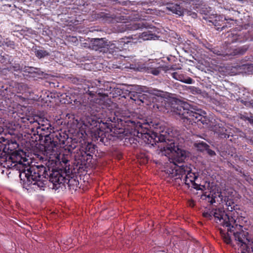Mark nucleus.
Returning <instances> with one entry per match:
<instances>
[{"instance_id":"79ce46f5","label":"nucleus","mask_w":253,"mask_h":253,"mask_svg":"<svg viewBox=\"0 0 253 253\" xmlns=\"http://www.w3.org/2000/svg\"><path fill=\"white\" fill-rule=\"evenodd\" d=\"M87 123L90 126H96V121L92 119V118H88L87 119Z\"/></svg>"},{"instance_id":"f8f14e48","label":"nucleus","mask_w":253,"mask_h":253,"mask_svg":"<svg viewBox=\"0 0 253 253\" xmlns=\"http://www.w3.org/2000/svg\"><path fill=\"white\" fill-rule=\"evenodd\" d=\"M105 38H94L90 41L89 47L92 50L103 52L109 51V44Z\"/></svg>"},{"instance_id":"3c124183","label":"nucleus","mask_w":253,"mask_h":253,"mask_svg":"<svg viewBox=\"0 0 253 253\" xmlns=\"http://www.w3.org/2000/svg\"><path fill=\"white\" fill-rule=\"evenodd\" d=\"M30 97L32 99L36 100L38 98V96H37L36 97H35L31 96L30 95Z\"/></svg>"},{"instance_id":"f257e3e1","label":"nucleus","mask_w":253,"mask_h":253,"mask_svg":"<svg viewBox=\"0 0 253 253\" xmlns=\"http://www.w3.org/2000/svg\"><path fill=\"white\" fill-rule=\"evenodd\" d=\"M163 125L157 121H151L145 123L144 125H140L138 129L139 136L142 137L145 144L149 147L158 145L160 151L163 154H172V163L169 164L166 170L173 168L174 165L180 167L178 164L182 163L186 159V152L179 148L175 143V137H172L169 133L165 131Z\"/></svg>"},{"instance_id":"412c9836","label":"nucleus","mask_w":253,"mask_h":253,"mask_svg":"<svg viewBox=\"0 0 253 253\" xmlns=\"http://www.w3.org/2000/svg\"><path fill=\"white\" fill-rule=\"evenodd\" d=\"M248 235H244V236L240 237L239 240H236V241L238 245H240V249H238L241 253H249L250 252V247H248L246 245L247 243L248 242Z\"/></svg>"},{"instance_id":"49530a36","label":"nucleus","mask_w":253,"mask_h":253,"mask_svg":"<svg viewBox=\"0 0 253 253\" xmlns=\"http://www.w3.org/2000/svg\"><path fill=\"white\" fill-rule=\"evenodd\" d=\"M241 102L243 104H244L245 106H249L251 105V104L250 102H248L247 101H244L242 100L241 101Z\"/></svg>"},{"instance_id":"dca6fc26","label":"nucleus","mask_w":253,"mask_h":253,"mask_svg":"<svg viewBox=\"0 0 253 253\" xmlns=\"http://www.w3.org/2000/svg\"><path fill=\"white\" fill-rule=\"evenodd\" d=\"M34 124L36 126H35L38 128L40 137L41 138V142L43 143L45 136L49 135L48 132H50L51 125L49 123L46 125L40 124L37 121H34Z\"/></svg>"},{"instance_id":"b1692460","label":"nucleus","mask_w":253,"mask_h":253,"mask_svg":"<svg viewBox=\"0 0 253 253\" xmlns=\"http://www.w3.org/2000/svg\"><path fill=\"white\" fill-rule=\"evenodd\" d=\"M211 51L215 54L224 57H227V41L225 42L220 49L218 48H212Z\"/></svg>"},{"instance_id":"09e8293b","label":"nucleus","mask_w":253,"mask_h":253,"mask_svg":"<svg viewBox=\"0 0 253 253\" xmlns=\"http://www.w3.org/2000/svg\"><path fill=\"white\" fill-rule=\"evenodd\" d=\"M195 206V203L193 201H191L189 202V206L191 207H193Z\"/></svg>"},{"instance_id":"603ef678","label":"nucleus","mask_w":253,"mask_h":253,"mask_svg":"<svg viewBox=\"0 0 253 253\" xmlns=\"http://www.w3.org/2000/svg\"><path fill=\"white\" fill-rule=\"evenodd\" d=\"M249 123L253 126V119L251 118V119L250 120Z\"/></svg>"},{"instance_id":"7ed1b4c3","label":"nucleus","mask_w":253,"mask_h":253,"mask_svg":"<svg viewBox=\"0 0 253 253\" xmlns=\"http://www.w3.org/2000/svg\"><path fill=\"white\" fill-rule=\"evenodd\" d=\"M98 122L100 124L99 126L104 128L106 132L100 129L97 130L94 132L93 138L106 146L110 144L112 137V135L108 133L109 131L115 134H122L125 131L126 126H130L132 130H134V135L142 138L138 135V129L140 125H144L145 123L138 121L133 114L126 110L114 113L109 112L106 117L101 119L100 122L98 121Z\"/></svg>"},{"instance_id":"a18cd8bd","label":"nucleus","mask_w":253,"mask_h":253,"mask_svg":"<svg viewBox=\"0 0 253 253\" xmlns=\"http://www.w3.org/2000/svg\"><path fill=\"white\" fill-rule=\"evenodd\" d=\"M253 117L252 116L251 118L250 117H249L248 116H242L241 118L245 121H248L249 122H250V120L251 119V118H252Z\"/></svg>"},{"instance_id":"0eeeda50","label":"nucleus","mask_w":253,"mask_h":253,"mask_svg":"<svg viewBox=\"0 0 253 253\" xmlns=\"http://www.w3.org/2000/svg\"><path fill=\"white\" fill-rule=\"evenodd\" d=\"M48 170L49 173H48V171L46 170V173H47V175H46L45 178H42L38 177L37 178V180H42V179L44 180V186L42 187V188L37 189L36 190H34V191L41 190H44V188L47 183L48 179L52 184V185L50 186L52 189L57 190L59 188H62L63 187H65L66 185H67L70 190H77L78 186L79 184L78 180L73 178L70 179L66 178L61 174L60 172L61 169L54 170L52 169L50 171L49 169L48 168ZM32 191H34V190H31L30 192Z\"/></svg>"},{"instance_id":"423d86ee","label":"nucleus","mask_w":253,"mask_h":253,"mask_svg":"<svg viewBox=\"0 0 253 253\" xmlns=\"http://www.w3.org/2000/svg\"><path fill=\"white\" fill-rule=\"evenodd\" d=\"M227 58H231L235 56H241L245 54L249 48L248 44L239 47H234L231 44L233 43H242L248 40H252V35L249 31H233L227 33Z\"/></svg>"},{"instance_id":"f03ea898","label":"nucleus","mask_w":253,"mask_h":253,"mask_svg":"<svg viewBox=\"0 0 253 253\" xmlns=\"http://www.w3.org/2000/svg\"><path fill=\"white\" fill-rule=\"evenodd\" d=\"M18 147L19 144L16 139H7L4 146H1L0 148L3 151L2 155L11 156L14 153H17L21 157L19 162L14 161L15 163L11 165L9 169L18 171L23 187L28 191L42 188L44 185V180H37V178L45 177L47 175L46 168L43 165H26L23 164V162L27 161V159L21 154L23 153V151L16 150Z\"/></svg>"},{"instance_id":"58836bf2","label":"nucleus","mask_w":253,"mask_h":253,"mask_svg":"<svg viewBox=\"0 0 253 253\" xmlns=\"http://www.w3.org/2000/svg\"><path fill=\"white\" fill-rule=\"evenodd\" d=\"M123 93V91L122 89L117 88H114V90L113 91V97H117L119 96H121L122 94Z\"/></svg>"},{"instance_id":"8fccbe9b","label":"nucleus","mask_w":253,"mask_h":253,"mask_svg":"<svg viewBox=\"0 0 253 253\" xmlns=\"http://www.w3.org/2000/svg\"><path fill=\"white\" fill-rule=\"evenodd\" d=\"M72 39H73L72 41L76 42L78 41L77 38L75 37H72Z\"/></svg>"},{"instance_id":"2eb2a0df","label":"nucleus","mask_w":253,"mask_h":253,"mask_svg":"<svg viewBox=\"0 0 253 253\" xmlns=\"http://www.w3.org/2000/svg\"><path fill=\"white\" fill-rule=\"evenodd\" d=\"M145 71L155 76H158L162 71L167 72L172 68H169L167 66H163L160 64L159 63L153 62L145 67Z\"/></svg>"},{"instance_id":"a211bd4d","label":"nucleus","mask_w":253,"mask_h":253,"mask_svg":"<svg viewBox=\"0 0 253 253\" xmlns=\"http://www.w3.org/2000/svg\"><path fill=\"white\" fill-rule=\"evenodd\" d=\"M94 17L98 20L101 21L102 22L107 23H113L116 20V17L114 14L105 12H99L94 14Z\"/></svg>"},{"instance_id":"c756f323","label":"nucleus","mask_w":253,"mask_h":253,"mask_svg":"<svg viewBox=\"0 0 253 253\" xmlns=\"http://www.w3.org/2000/svg\"><path fill=\"white\" fill-rule=\"evenodd\" d=\"M169 7V9L173 13L180 15L182 14L181 7L177 4H171Z\"/></svg>"},{"instance_id":"bb28decb","label":"nucleus","mask_w":253,"mask_h":253,"mask_svg":"<svg viewBox=\"0 0 253 253\" xmlns=\"http://www.w3.org/2000/svg\"><path fill=\"white\" fill-rule=\"evenodd\" d=\"M151 102L150 94L140 92L139 97V103H145L146 105H148Z\"/></svg>"},{"instance_id":"6ab92c4d","label":"nucleus","mask_w":253,"mask_h":253,"mask_svg":"<svg viewBox=\"0 0 253 253\" xmlns=\"http://www.w3.org/2000/svg\"><path fill=\"white\" fill-rule=\"evenodd\" d=\"M0 46L6 52H9L11 50H16L18 44L14 41L10 39L9 38H6L0 41Z\"/></svg>"},{"instance_id":"4c0bfd02","label":"nucleus","mask_w":253,"mask_h":253,"mask_svg":"<svg viewBox=\"0 0 253 253\" xmlns=\"http://www.w3.org/2000/svg\"><path fill=\"white\" fill-rule=\"evenodd\" d=\"M192 187L197 190H204L205 189V186L201 184H197L195 181L194 182H191Z\"/></svg>"},{"instance_id":"4be33fe9","label":"nucleus","mask_w":253,"mask_h":253,"mask_svg":"<svg viewBox=\"0 0 253 253\" xmlns=\"http://www.w3.org/2000/svg\"><path fill=\"white\" fill-rule=\"evenodd\" d=\"M121 26H123L122 31H125L126 30V29H128L130 30H136L137 29H141L144 27H148V26L146 25V24H144L141 21H138L136 22H133L129 24H122Z\"/></svg>"},{"instance_id":"5fc2aeb1","label":"nucleus","mask_w":253,"mask_h":253,"mask_svg":"<svg viewBox=\"0 0 253 253\" xmlns=\"http://www.w3.org/2000/svg\"><path fill=\"white\" fill-rule=\"evenodd\" d=\"M224 28V26H223L221 29H223Z\"/></svg>"},{"instance_id":"ea45409f","label":"nucleus","mask_w":253,"mask_h":253,"mask_svg":"<svg viewBox=\"0 0 253 253\" xmlns=\"http://www.w3.org/2000/svg\"><path fill=\"white\" fill-rule=\"evenodd\" d=\"M203 216L208 219H211L212 217V214L211 213V211L210 212H204Z\"/></svg>"},{"instance_id":"2f4dec72","label":"nucleus","mask_w":253,"mask_h":253,"mask_svg":"<svg viewBox=\"0 0 253 253\" xmlns=\"http://www.w3.org/2000/svg\"><path fill=\"white\" fill-rule=\"evenodd\" d=\"M140 92L136 91H130L128 93V97L130 99L134 100L137 103L140 104L139 103V97Z\"/></svg>"},{"instance_id":"aec40b11","label":"nucleus","mask_w":253,"mask_h":253,"mask_svg":"<svg viewBox=\"0 0 253 253\" xmlns=\"http://www.w3.org/2000/svg\"><path fill=\"white\" fill-rule=\"evenodd\" d=\"M212 130L221 138H229L230 135L229 130L224 127L222 124H215L212 126Z\"/></svg>"},{"instance_id":"4468645a","label":"nucleus","mask_w":253,"mask_h":253,"mask_svg":"<svg viewBox=\"0 0 253 253\" xmlns=\"http://www.w3.org/2000/svg\"><path fill=\"white\" fill-rule=\"evenodd\" d=\"M21 157L17 153H14L11 156L2 155V153L0 156V166L9 169L11 167V165L15 163L13 161H17L19 162Z\"/></svg>"},{"instance_id":"72a5a7b5","label":"nucleus","mask_w":253,"mask_h":253,"mask_svg":"<svg viewBox=\"0 0 253 253\" xmlns=\"http://www.w3.org/2000/svg\"><path fill=\"white\" fill-rule=\"evenodd\" d=\"M184 178H182V181H181L180 180H177V181H175L176 182H178L179 185L181 184H185L186 186H187V188H189L190 186V185H191V182L189 181V179L187 178V176L185 175H184Z\"/></svg>"},{"instance_id":"7c9ffc66","label":"nucleus","mask_w":253,"mask_h":253,"mask_svg":"<svg viewBox=\"0 0 253 253\" xmlns=\"http://www.w3.org/2000/svg\"><path fill=\"white\" fill-rule=\"evenodd\" d=\"M155 35L154 34H153L151 32L148 31L146 32H143L141 34V38L144 40H150L154 38Z\"/></svg>"},{"instance_id":"c03bdc74","label":"nucleus","mask_w":253,"mask_h":253,"mask_svg":"<svg viewBox=\"0 0 253 253\" xmlns=\"http://www.w3.org/2000/svg\"><path fill=\"white\" fill-rule=\"evenodd\" d=\"M129 141L130 143L134 144H136L138 142L137 139L133 138V137H130L129 138Z\"/></svg>"},{"instance_id":"f3484780","label":"nucleus","mask_w":253,"mask_h":253,"mask_svg":"<svg viewBox=\"0 0 253 253\" xmlns=\"http://www.w3.org/2000/svg\"><path fill=\"white\" fill-rule=\"evenodd\" d=\"M30 125L28 126L29 127L26 130L25 132L29 135L28 137L30 138V140L32 142H41L38 128L36 127L34 121H30Z\"/></svg>"},{"instance_id":"e433bc0d","label":"nucleus","mask_w":253,"mask_h":253,"mask_svg":"<svg viewBox=\"0 0 253 253\" xmlns=\"http://www.w3.org/2000/svg\"><path fill=\"white\" fill-rule=\"evenodd\" d=\"M43 72L39 69L36 68V70L34 71V73H32V75H30V77L32 78H39V76H42Z\"/></svg>"},{"instance_id":"c85d7f7f","label":"nucleus","mask_w":253,"mask_h":253,"mask_svg":"<svg viewBox=\"0 0 253 253\" xmlns=\"http://www.w3.org/2000/svg\"><path fill=\"white\" fill-rule=\"evenodd\" d=\"M35 53L36 56L41 59L49 55V53L43 49H35Z\"/></svg>"},{"instance_id":"c9c22d12","label":"nucleus","mask_w":253,"mask_h":253,"mask_svg":"<svg viewBox=\"0 0 253 253\" xmlns=\"http://www.w3.org/2000/svg\"><path fill=\"white\" fill-rule=\"evenodd\" d=\"M35 70H36V68L33 67H25L23 71L26 74H28V75L30 76V75H32V73H34V71Z\"/></svg>"},{"instance_id":"37998d69","label":"nucleus","mask_w":253,"mask_h":253,"mask_svg":"<svg viewBox=\"0 0 253 253\" xmlns=\"http://www.w3.org/2000/svg\"><path fill=\"white\" fill-rule=\"evenodd\" d=\"M207 153L211 156H213L215 155V153L214 151L209 149V148L207 149Z\"/></svg>"},{"instance_id":"9d476101","label":"nucleus","mask_w":253,"mask_h":253,"mask_svg":"<svg viewBox=\"0 0 253 253\" xmlns=\"http://www.w3.org/2000/svg\"><path fill=\"white\" fill-rule=\"evenodd\" d=\"M96 146L92 143L84 141L79 148L75 151V160L79 168L86 167L91 163L93 155L95 153Z\"/></svg>"},{"instance_id":"f704fd0d","label":"nucleus","mask_w":253,"mask_h":253,"mask_svg":"<svg viewBox=\"0 0 253 253\" xmlns=\"http://www.w3.org/2000/svg\"><path fill=\"white\" fill-rule=\"evenodd\" d=\"M10 69H12L14 71H19L21 70V67L19 63H12V61L9 62Z\"/></svg>"},{"instance_id":"5701e85b","label":"nucleus","mask_w":253,"mask_h":253,"mask_svg":"<svg viewBox=\"0 0 253 253\" xmlns=\"http://www.w3.org/2000/svg\"><path fill=\"white\" fill-rule=\"evenodd\" d=\"M67 79L69 82L76 84L85 85L87 81L85 76L81 75L75 76L71 74L67 76Z\"/></svg>"},{"instance_id":"a19ab883","label":"nucleus","mask_w":253,"mask_h":253,"mask_svg":"<svg viewBox=\"0 0 253 253\" xmlns=\"http://www.w3.org/2000/svg\"><path fill=\"white\" fill-rule=\"evenodd\" d=\"M249 234L247 236V238H248ZM248 242L247 243L246 245L248 246V247H250V252L249 253H251V252L253 253V242L250 243V241L249 239H248Z\"/></svg>"},{"instance_id":"de8ad7c7","label":"nucleus","mask_w":253,"mask_h":253,"mask_svg":"<svg viewBox=\"0 0 253 253\" xmlns=\"http://www.w3.org/2000/svg\"><path fill=\"white\" fill-rule=\"evenodd\" d=\"M61 159H62L61 162H63L65 164H67L68 162H69V160L68 159H67L66 158H65L64 157H63V158H62Z\"/></svg>"},{"instance_id":"a878e982","label":"nucleus","mask_w":253,"mask_h":253,"mask_svg":"<svg viewBox=\"0 0 253 253\" xmlns=\"http://www.w3.org/2000/svg\"><path fill=\"white\" fill-rule=\"evenodd\" d=\"M222 196L221 195V193L220 192L217 191V192H211L207 196V198L208 199V201L211 203V204H213L215 203L216 201H218L217 198H219L221 200H222Z\"/></svg>"},{"instance_id":"39448f33","label":"nucleus","mask_w":253,"mask_h":253,"mask_svg":"<svg viewBox=\"0 0 253 253\" xmlns=\"http://www.w3.org/2000/svg\"><path fill=\"white\" fill-rule=\"evenodd\" d=\"M85 86V92H83V94H78L70 97L71 103H73L79 109H83V107H90L94 103L103 105L105 103L108 96L106 93L100 91L102 90L97 87L96 84L87 81Z\"/></svg>"},{"instance_id":"1a4fd4ad","label":"nucleus","mask_w":253,"mask_h":253,"mask_svg":"<svg viewBox=\"0 0 253 253\" xmlns=\"http://www.w3.org/2000/svg\"><path fill=\"white\" fill-rule=\"evenodd\" d=\"M68 139V135L63 132L57 131L49 133V135L46 136L45 140H43V145L45 151L52 152L55 151V149L60 145V147L67 146L69 151H71L76 148L78 145L73 143L67 146L66 142Z\"/></svg>"},{"instance_id":"393cba45","label":"nucleus","mask_w":253,"mask_h":253,"mask_svg":"<svg viewBox=\"0 0 253 253\" xmlns=\"http://www.w3.org/2000/svg\"><path fill=\"white\" fill-rule=\"evenodd\" d=\"M171 75L173 79L186 84H191L193 81V79L190 77L185 79L183 75L179 74L177 72H173Z\"/></svg>"},{"instance_id":"20e7f679","label":"nucleus","mask_w":253,"mask_h":253,"mask_svg":"<svg viewBox=\"0 0 253 253\" xmlns=\"http://www.w3.org/2000/svg\"><path fill=\"white\" fill-rule=\"evenodd\" d=\"M226 205L227 213L225 212L223 209L218 208L211 210V213L216 223L227 228L226 232L220 229V233L224 242L227 245H232L231 235L233 236L236 241L244 235H248V232L244 231L243 229V226L237 223V220L239 214L238 211H240L239 206L231 200H228Z\"/></svg>"},{"instance_id":"9b49d317","label":"nucleus","mask_w":253,"mask_h":253,"mask_svg":"<svg viewBox=\"0 0 253 253\" xmlns=\"http://www.w3.org/2000/svg\"><path fill=\"white\" fill-rule=\"evenodd\" d=\"M166 176L172 179V180H180L182 181V178L184 175L189 179L190 182H194L198 178V175L194 172H191V169L187 165L182 164L180 167L174 165L173 168H170L165 170Z\"/></svg>"},{"instance_id":"cd10ccee","label":"nucleus","mask_w":253,"mask_h":253,"mask_svg":"<svg viewBox=\"0 0 253 253\" xmlns=\"http://www.w3.org/2000/svg\"><path fill=\"white\" fill-rule=\"evenodd\" d=\"M0 93L1 95L5 96V98L10 96V87L8 84H4L0 86Z\"/></svg>"},{"instance_id":"6e6552de","label":"nucleus","mask_w":253,"mask_h":253,"mask_svg":"<svg viewBox=\"0 0 253 253\" xmlns=\"http://www.w3.org/2000/svg\"><path fill=\"white\" fill-rule=\"evenodd\" d=\"M173 112L186 124H207V118L199 112L191 110L190 105L186 102H182L174 106Z\"/></svg>"},{"instance_id":"ddd939ff","label":"nucleus","mask_w":253,"mask_h":253,"mask_svg":"<svg viewBox=\"0 0 253 253\" xmlns=\"http://www.w3.org/2000/svg\"><path fill=\"white\" fill-rule=\"evenodd\" d=\"M132 38L131 37H125L120 39L118 41H114L113 42L109 44V52L114 53L122 51L126 48V45L131 42Z\"/></svg>"},{"instance_id":"864d4df0","label":"nucleus","mask_w":253,"mask_h":253,"mask_svg":"<svg viewBox=\"0 0 253 253\" xmlns=\"http://www.w3.org/2000/svg\"><path fill=\"white\" fill-rule=\"evenodd\" d=\"M240 157H241L242 159H243V157H242V156H240V158H239V159H240V160H241Z\"/></svg>"},{"instance_id":"473e14b6","label":"nucleus","mask_w":253,"mask_h":253,"mask_svg":"<svg viewBox=\"0 0 253 253\" xmlns=\"http://www.w3.org/2000/svg\"><path fill=\"white\" fill-rule=\"evenodd\" d=\"M195 146L197 148V150L201 152L207 150V149L209 148V146L204 142L195 144Z\"/></svg>"}]
</instances>
